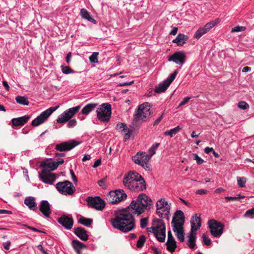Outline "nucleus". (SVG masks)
<instances>
[{
	"label": "nucleus",
	"mask_w": 254,
	"mask_h": 254,
	"mask_svg": "<svg viewBox=\"0 0 254 254\" xmlns=\"http://www.w3.org/2000/svg\"><path fill=\"white\" fill-rule=\"evenodd\" d=\"M79 144V141L71 140L56 144L55 149L61 152L71 150Z\"/></svg>",
	"instance_id": "nucleus-16"
},
{
	"label": "nucleus",
	"mask_w": 254,
	"mask_h": 254,
	"mask_svg": "<svg viewBox=\"0 0 254 254\" xmlns=\"http://www.w3.org/2000/svg\"><path fill=\"white\" fill-rule=\"evenodd\" d=\"M15 100L17 103L21 105H28L29 104L27 98L24 96H17L15 98Z\"/></svg>",
	"instance_id": "nucleus-37"
},
{
	"label": "nucleus",
	"mask_w": 254,
	"mask_h": 254,
	"mask_svg": "<svg viewBox=\"0 0 254 254\" xmlns=\"http://www.w3.org/2000/svg\"><path fill=\"white\" fill-rule=\"evenodd\" d=\"M80 108V106H76L65 110L58 117L57 122L59 124L66 123L79 111Z\"/></svg>",
	"instance_id": "nucleus-11"
},
{
	"label": "nucleus",
	"mask_w": 254,
	"mask_h": 254,
	"mask_svg": "<svg viewBox=\"0 0 254 254\" xmlns=\"http://www.w3.org/2000/svg\"><path fill=\"white\" fill-rule=\"evenodd\" d=\"M151 199L145 194L140 193L135 200H132L129 208L133 214L139 215L143 213L147 206L151 205Z\"/></svg>",
	"instance_id": "nucleus-4"
},
{
	"label": "nucleus",
	"mask_w": 254,
	"mask_h": 254,
	"mask_svg": "<svg viewBox=\"0 0 254 254\" xmlns=\"http://www.w3.org/2000/svg\"><path fill=\"white\" fill-rule=\"evenodd\" d=\"M105 180L102 179L98 181L99 185L102 188H104L106 186Z\"/></svg>",
	"instance_id": "nucleus-63"
},
{
	"label": "nucleus",
	"mask_w": 254,
	"mask_h": 254,
	"mask_svg": "<svg viewBox=\"0 0 254 254\" xmlns=\"http://www.w3.org/2000/svg\"><path fill=\"white\" fill-rule=\"evenodd\" d=\"M208 191L204 189H199L196 190V193L197 194L202 195L207 193Z\"/></svg>",
	"instance_id": "nucleus-55"
},
{
	"label": "nucleus",
	"mask_w": 254,
	"mask_h": 254,
	"mask_svg": "<svg viewBox=\"0 0 254 254\" xmlns=\"http://www.w3.org/2000/svg\"><path fill=\"white\" fill-rule=\"evenodd\" d=\"M107 197L109 201L113 204H116L126 199L127 195L123 190H120L111 191L109 193Z\"/></svg>",
	"instance_id": "nucleus-13"
},
{
	"label": "nucleus",
	"mask_w": 254,
	"mask_h": 254,
	"mask_svg": "<svg viewBox=\"0 0 254 254\" xmlns=\"http://www.w3.org/2000/svg\"><path fill=\"white\" fill-rule=\"evenodd\" d=\"M156 206L157 214L160 217L168 220L171 206L168 201L164 198H161L157 201Z\"/></svg>",
	"instance_id": "nucleus-7"
},
{
	"label": "nucleus",
	"mask_w": 254,
	"mask_h": 254,
	"mask_svg": "<svg viewBox=\"0 0 254 254\" xmlns=\"http://www.w3.org/2000/svg\"><path fill=\"white\" fill-rule=\"evenodd\" d=\"M98 105L97 103H89L85 105L81 110V113L83 115H88Z\"/></svg>",
	"instance_id": "nucleus-28"
},
{
	"label": "nucleus",
	"mask_w": 254,
	"mask_h": 254,
	"mask_svg": "<svg viewBox=\"0 0 254 254\" xmlns=\"http://www.w3.org/2000/svg\"><path fill=\"white\" fill-rule=\"evenodd\" d=\"M97 117L102 122H108L111 116V105L108 103H104L96 110Z\"/></svg>",
	"instance_id": "nucleus-6"
},
{
	"label": "nucleus",
	"mask_w": 254,
	"mask_h": 254,
	"mask_svg": "<svg viewBox=\"0 0 254 254\" xmlns=\"http://www.w3.org/2000/svg\"><path fill=\"white\" fill-rule=\"evenodd\" d=\"M145 241L146 238L144 235H141V236H140L139 239L137 242V247L139 248H142L143 246L144 243L145 242Z\"/></svg>",
	"instance_id": "nucleus-41"
},
{
	"label": "nucleus",
	"mask_w": 254,
	"mask_h": 254,
	"mask_svg": "<svg viewBox=\"0 0 254 254\" xmlns=\"http://www.w3.org/2000/svg\"><path fill=\"white\" fill-rule=\"evenodd\" d=\"M246 217L254 218V208L248 210L244 214Z\"/></svg>",
	"instance_id": "nucleus-44"
},
{
	"label": "nucleus",
	"mask_w": 254,
	"mask_h": 254,
	"mask_svg": "<svg viewBox=\"0 0 254 254\" xmlns=\"http://www.w3.org/2000/svg\"><path fill=\"white\" fill-rule=\"evenodd\" d=\"M149 152L150 154H148V157H149V159H150L152 156L155 153L156 150L151 147L149 149Z\"/></svg>",
	"instance_id": "nucleus-56"
},
{
	"label": "nucleus",
	"mask_w": 254,
	"mask_h": 254,
	"mask_svg": "<svg viewBox=\"0 0 254 254\" xmlns=\"http://www.w3.org/2000/svg\"><path fill=\"white\" fill-rule=\"evenodd\" d=\"M39 209L45 218H50L52 211L50 208V204L47 200L41 201L39 205Z\"/></svg>",
	"instance_id": "nucleus-20"
},
{
	"label": "nucleus",
	"mask_w": 254,
	"mask_h": 254,
	"mask_svg": "<svg viewBox=\"0 0 254 254\" xmlns=\"http://www.w3.org/2000/svg\"><path fill=\"white\" fill-rule=\"evenodd\" d=\"M88 204L98 210H102L105 206V202L99 196L88 197L87 198Z\"/></svg>",
	"instance_id": "nucleus-15"
},
{
	"label": "nucleus",
	"mask_w": 254,
	"mask_h": 254,
	"mask_svg": "<svg viewBox=\"0 0 254 254\" xmlns=\"http://www.w3.org/2000/svg\"><path fill=\"white\" fill-rule=\"evenodd\" d=\"M238 185L240 188H244L245 186L247 180L246 178L237 177Z\"/></svg>",
	"instance_id": "nucleus-43"
},
{
	"label": "nucleus",
	"mask_w": 254,
	"mask_h": 254,
	"mask_svg": "<svg viewBox=\"0 0 254 254\" xmlns=\"http://www.w3.org/2000/svg\"><path fill=\"white\" fill-rule=\"evenodd\" d=\"M167 250L170 252H174L177 247L176 242L175 240L167 241L166 243Z\"/></svg>",
	"instance_id": "nucleus-35"
},
{
	"label": "nucleus",
	"mask_w": 254,
	"mask_h": 254,
	"mask_svg": "<svg viewBox=\"0 0 254 254\" xmlns=\"http://www.w3.org/2000/svg\"><path fill=\"white\" fill-rule=\"evenodd\" d=\"M193 156H194L193 159L196 160L197 164L200 165L204 162V160L202 158H201L200 157H199L197 154H196V153L194 154Z\"/></svg>",
	"instance_id": "nucleus-51"
},
{
	"label": "nucleus",
	"mask_w": 254,
	"mask_h": 254,
	"mask_svg": "<svg viewBox=\"0 0 254 254\" xmlns=\"http://www.w3.org/2000/svg\"><path fill=\"white\" fill-rule=\"evenodd\" d=\"M101 163V159H98L95 162L94 165H93V167L94 168H97V167H98L100 165Z\"/></svg>",
	"instance_id": "nucleus-60"
},
{
	"label": "nucleus",
	"mask_w": 254,
	"mask_h": 254,
	"mask_svg": "<svg viewBox=\"0 0 254 254\" xmlns=\"http://www.w3.org/2000/svg\"><path fill=\"white\" fill-rule=\"evenodd\" d=\"M178 31V28L176 27H174L172 30L170 32L169 34L171 35H175Z\"/></svg>",
	"instance_id": "nucleus-59"
},
{
	"label": "nucleus",
	"mask_w": 254,
	"mask_h": 254,
	"mask_svg": "<svg viewBox=\"0 0 254 254\" xmlns=\"http://www.w3.org/2000/svg\"><path fill=\"white\" fill-rule=\"evenodd\" d=\"M138 109L139 111H142L145 113L144 114L146 115H150L151 114L150 106L148 102H145L138 106Z\"/></svg>",
	"instance_id": "nucleus-31"
},
{
	"label": "nucleus",
	"mask_w": 254,
	"mask_h": 254,
	"mask_svg": "<svg viewBox=\"0 0 254 254\" xmlns=\"http://www.w3.org/2000/svg\"><path fill=\"white\" fill-rule=\"evenodd\" d=\"M64 162V159L61 158L57 159L56 161L51 158L43 160L40 166L42 169L41 173H39L40 180L46 184H53L57 176L56 174L51 173V171L56 170Z\"/></svg>",
	"instance_id": "nucleus-2"
},
{
	"label": "nucleus",
	"mask_w": 254,
	"mask_h": 254,
	"mask_svg": "<svg viewBox=\"0 0 254 254\" xmlns=\"http://www.w3.org/2000/svg\"><path fill=\"white\" fill-rule=\"evenodd\" d=\"M62 72L64 74H67L74 72V71L67 66L61 65V66Z\"/></svg>",
	"instance_id": "nucleus-42"
},
{
	"label": "nucleus",
	"mask_w": 254,
	"mask_h": 254,
	"mask_svg": "<svg viewBox=\"0 0 254 254\" xmlns=\"http://www.w3.org/2000/svg\"><path fill=\"white\" fill-rule=\"evenodd\" d=\"M187 245L190 249H193L195 245L196 239V232L190 230L188 235Z\"/></svg>",
	"instance_id": "nucleus-22"
},
{
	"label": "nucleus",
	"mask_w": 254,
	"mask_h": 254,
	"mask_svg": "<svg viewBox=\"0 0 254 254\" xmlns=\"http://www.w3.org/2000/svg\"><path fill=\"white\" fill-rule=\"evenodd\" d=\"M59 106L56 107H51L46 110L43 112L39 116L33 120L32 126L37 127L44 123L48 118V117L56 110L58 109Z\"/></svg>",
	"instance_id": "nucleus-9"
},
{
	"label": "nucleus",
	"mask_w": 254,
	"mask_h": 254,
	"mask_svg": "<svg viewBox=\"0 0 254 254\" xmlns=\"http://www.w3.org/2000/svg\"><path fill=\"white\" fill-rule=\"evenodd\" d=\"M124 185L132 191H139L146 189V184L144 179L138 173L129 172L126 174L123 179Z\"/></svg>",
	"instance_id": "nucleus-3"
},
{
	"label": "nucleus",
	"mask_w": 254,
	"mask_h": 254,
	"mask_svg": "<svg viewBox=\"0 0 254 254\" xmlns=\"http://www.w3.org/2000/svg\"><path fill=\"white\" fill-rule=\"evenodd\" d=\"M207 32L204 29L203 27H199L198 29L195 32L194 37L196 39L200 38L203 35L206 33Z\"/></svg>",
	"instance_id": "nucleus-39"
},
{
	"label": "nucleus",
	"mask_w": 254,
	"mask_h": 254,
	"mask_svg": "<svg viewBox=\"0 0 254 254\" xmlns=\"http://www.w3.org/2000/svg\"><path fill=\"white\" fill-rule=\"evenodd\" d=\"M246 29V28L244 26H237L232 29L231 32L234 33L243 31L245 30Z\"/></svg>",
	"instance_id": "nucleus-47"
},
{
	"label": "nucleus",
	"mask_w": 254,
	"mask_h": 254,
	"mask_svg": "<svg viewBox=\"0 0 254 254\" xmlns=\"http://www.w3.org/2000/svg\"><path fill=\"white\" fill-rule=\"evenodd\" d=\"M132 214L129 206L126 209L117 211L115 218L111 220L113 227L123 232L132 230L135 227V219Z\"/></svg>",
	"instance_id": "nucleus-1"
},
{
	"label": "nucleus",
	"mask_w": 254,
	"mask_h": 254,
	"mask_svg": "<svg viewBox=\"0 0 254 254\" xmlns=\"http://www.w3.org/2000/svg\"><path fill=\"white\" fill-rule=\"evenodd\" d=\"M145 113L139 111L138 109L134 115L133 120L132 122L133 126H136L137 128H139L140 125L143 122L145 121V119H147L150 115H145Z\"/></svg>",
	"instance_id": "nucleus-17"
},
{
	"label": "nucleus",
	"mask_w": 254,
	"mask_h": 254,
	"mask_svg": "<svg viewBox=\"0 0 254 254\" xmlns=\"http://www.w3.org/2000/svg\"><path fill=\"white\" fill-rule=\"evenodd\" d=\"M24 204L27 205L28 208L34 210L36 209L37 203L35 201V198L32 196H28L25 198L24 200Z\"/></svg>",
	"instance_id": "nucleus-26"
},
{
	"label": "nucleus",
	"mask_w": 254,
	"mask_h": 254,
	"mask_svg": "<svg viewBox=\"0 0 254 254\" xmlns=\"http://www.w3.org/2000/svg\"><path fill=\"white\" fill-rule=\"evenodd\" d=\"M81 17L87 19L89 22L96 23V20L91 16L90 13L85 8H82L80 10Z\"/></svg>",
	"instance_id": "nucleus-29"
},
{
	"label": "nucleus",
	"mask_w": 254,
	"mask_h": 254,
	"mask_svg": "<svg viewBox=\"0 0 254 254\" xmlns=\"http://www.w3.org/2000/svg\"><path fill=\"white\" fill-rule=\"evenodd\" d=\"M174 217L175 218H182L185 219L184 214L183 212L181 210H177L175 213V216Z\"/></svg>",
	"instance_id": "nucleus-49"
},
{
	"label": "nucleus",
	"mask_w": 254,
	"mask_h": 254,
	"mask_svg": "<svg viewBox=\"0 0 254 254\" xmlns=\"http://www.w3.org/2000/svg\"><path fill=\"white\" fill-rule=\"evenodd\" d=\"M188 39L189 37L187 35L180 33L172 42L174 43H176L179 46H183Z\"/></svg>",
	"instance_id": "nucleus-25"
},
{
	"label": "nucleus",
	"mask_w": 254,
	"mask_h": 254,
	"mask_svg": "<svg viewBox=\"0 0 254 254\" xmlns=\"http://www.w3.org/2000/svg\"><path fill=\"white\" fill-rule=\"evenodd\" d=\"M77 124V122L75 119H72L68 121V124H67V127H74Z\"/></svg>",
	"instance_id": "nucleus-52"
},
{
	"label": "nucleus",
	"mask_w": 254,
	"mask_h": 254,
	"mask_svg": "<svg viewBox=\"0 0 254 254\" xmlns=\"http://www.w3.org/2000/svg\"><path fill=\"white\" fill-rule=\"evenodd\" d=\"M74 233L79 238H80L82 241H86L88 239V236L87 234L86 231L81 227H77L75 228Z\"/></svg>",
	"instance_id": "nucleus-24"
},
{
	"label": "nucleus",
	"mask_w": 254,
	"mask_h": 254,
	"mask_svg": "<svg viewBox=\"0 0 254 254\" xmlns=\"http://www.w3.org/2000/svg\"><path fill=\"white\" fill-rule=\"evenodd\" d=\"M190 99H191V98L189 97H186L184 98L183 99V100L179 104V106L181 107L182 106H183V105L186 104Z\"/></svg>",
	"instance_id": "nucleus-53"
},
{
	"label": "nucleus",
	"mask_w": 254,
	"mask_h": 254,
	"mask_svg": "<svg viewBox=\"0 0 254 254\" xmlns=\"http://www.w3.org/2000/svg\"><path fill=\"white\" fill-rule=\"evenodd\" d=\"M72 245L74 250L78 253L84 248L86 247V246L78 240H73L72 242Z\"/></svg>",
	"instance_id": "nucleus-33"
},
{
	"label": "nucleus",
	"mask_w": 254,
	"mask_h": 254,
	"mask_svg": "<svg viewBox=\"0 0 254 254\" xmlns=\"http://www.w3.org/2000/svg\"><path fill=\"white\" fill-rule=\"evenodd\" d=\"M202 239H203V243L206 245V246H209L211 244V240L210 239H209L206 235L205 234H203L202 236Z\"/></svg>",
	"instance_id": "nucleus-46"
},
{
	"label": "nucleus",
	"mask_w": 254,
	"mask_h": 254,
	"mask_svg": "<svg viewBox=\"0 0 254 254\" xmlns=\"http://www.w3.org/2000/svg\"><path fill=\"white\" fill-rule=\"evenodd\" d=\"M10 242L8 241L5 243H3V246L6 250H9L10 248Z\"/></svg>",
	"instance_id": "nucleus-62"
},
{
	"label": "nucleus",
	"mask_w": 254,
	"mask_h": 254,
	"mask_svg": "<svg viewBox=\"0 0 254 254\" xmlns=\"http://www.w3.org/2000/svg\"><path fill=\"white\" fill-rule=\"evenodd\" d=\"M57 221L63 227L67 230H70L73 225V219L71 216L63 215L57 219Z\"/></svg>",
	"instance_id": "nucleus-18"
},
{
	"label": "nucleus",
	"mask_w": 254,
	"mask_h": 254,
	"mask_svg": "<svg viewBox=\"0 0 254 254\" xmlns=\"http://www.w3.org/2000/svg\"><path fill=\"white\" fill-rule=\"evenodd\" d=\"M70 173L71 176V178L73 182L75 183H77V179L76 177L75 176L74 173L72 170H70Z\"/></svg>",
	"instance_id": "nucleus-57"
},
{
	"label": "nucleus",
	"mask_w": 254,
	"mask_h": 254,
	"mask_svg": "<svg viewBox=\"0 0 254 254\" xmlns=\"http://www.w3.org/2000/svg\"><path fill=\"white\" fill-rule=\"evenodd\" d=\"M185 59L186 55L183 52H176L169 57L168 61L182 65L185 63Z\"/></svg>",
	"instance_id": "nucleus-19"
},
{
	"label": "nucleus",
	"mask_w": 254,
	"mask_h": 254,
	"mask_svg": "<svg viewBox=\"0 0 254 254\" xmlns=\"http://www.w3.org/2000/svg\"><path fill=\"white\" fill-rule=\"evenodd\" d=\"M211 234L216 238L220 237L223 233L224 225L214 219L208 221Z\"/></svg>",
	"instance_id": "nucleus-12"
},
{
	"label": "nucleus",
	"mask_w": 254,
	"mask_h": 254,
	"mask_svg": "<svg viewBox=\"0 0 254 254\" xmlns=\"http://www.w3.org/2000/svg\"><path fill=\"white\" fill-rule=\"evenodd\" d=\"M130 127L131 128L129 129L127 127L124 131L125 133V135L124 137L125 140L128 139L130 138L131 133L135 130L138 129V128H137L136 126H133L132 124L131 125Z\"/></svg>",
	"instance_id": "nucleus-32"
},
{
	"label": "nucleus",
	"mask_w": 254,
	"mask_h": 254,
	"mask_svg": "<svg viewBox=\"0 0 254 254\" xmlns=\"http://www.w3.org/2000/svg\"><path fill=\"white\" fill-rule=\"evenodd\" d=\"M56 189L62 194L72 195L75 191V188L69 181L60 182L56 184Z\"/></svg>",
	"instance_id": "nucleus-8"
},
{
	"label": "nucleus",
	"mask_w": 254,
	"mask_h": 254,
	"mask_svg": "<svg viewBox=\"0 0 254 254\" xmlns=\"http://www.w3.org/2000/svg\"><path fill=\"white\" fill-rule=\"evenodd\" d=\"M213 150H214L213 148L212 147H206L204 149V152L206 154H209L211 152H212L213 151Z\"/></svg>",
	"instance_id": "nucleus-64"
},
{
	"label": "nucleus",
	"mask_w": 254,
	"mask_h": 254,
	"mask_svg": "<svg viewBox=\"0 0 254 254\" xmlns=\"http://www.w3.org/2000/svg\"><path fill=\"white\" fill-rule=\"evenodd\" d=\"M148 232H152L157 240L160 242H164L166 238V228L163 221L160 219H154L152 227L147 228Z\"/></svg>",
	"instance_id": "nucleus-5"
},
{
	"label": "nucleus",
	"mask_w": 254,
	"mask_h": 254,
	"mask_svg": "<svg viewBox=\"0 0 254 254\" xmlns=\"http://www.w3.org/2000/svg\"><path fill=\"white\" fill-rule=\"evenodd\" d=\"M173 231L175 233V235L178 239L181 242H183L185 240V232L184 228H173Z\"/></svg>",
	"instance_id": "nucleus-27"
},
{
	"label": "nucleus",
	"mask_w": 254,
	"mask_h": 254,
	"mask_svg": "<svg viewBox=\"0 0 254 254\" xmlns=\"http://www.w3.org/2000/svg\"><path fill=\"white\" fill-rule=\"evenodd\" d=\"M150 159L148 157V154L145 152H138L132 157L134 162L142 167L146 171H149L150 167L148 163Z\"/></svg>",
	"instance_id": "nucleus-10"
},
{
	"label": "nucleus",
	"mask_w": 254,
	"mask_h": 254,
	"mask_svg": "<svg viewBox=\"0 0 254 254\" xmlns=\"http://www.w3.org/2000/svg\"><path fill=\"white\" fill-rule=\"evenodd\" d=\"M71 52H69L66 56V58H65V60H66V62L67 64H69V63L71 61Z\"/></svg>",
	"instance_id": "nucleus-58"
},
{
	"label": "nucleus",
	"mask_w": 254,
	"mask_h": 254,
	"mask_svg": "<svg viewBox=\"0 0 254 254\" xmlns=\"http://www.w3.org/2000/svg\"><path fill=\"white\" fill-rule=\"evenodd\" d=\"M225 199L226 200L227 202L230 201H237L235 196H226Z\"/></svg>",
	"instance_id": "nucleus-61"
},
{
	"label": "nucleus",
	"mask_w": 254,
	"mask_h": 254,
	"mask_svg": "<svg viewBox=\"0 0 254 254\" xmlns=\"http://www.w3.org/2000/svg\"><path fill=\"white\" fill-rule=\"evenodd\" d=\"M182 128V127L178 126L174 128L165 131L164 133V135H169L170 136V137H172L174 135L176 134Z\"/></svg>",
	"instance_id": "nucleus-34"
},
{
	"label": "nucleus",
	"mask_w": 254,
	"mask_h": 254,
	"mask_svg": "<svg viewBox=\"0 0 254 254\" xmlns=\"http://www.w3.org/2000/svg\"><path fill=\"white\" fill-rule=\"evenodd\" d=\"M78 222L82 225H83L86 227H89L92 223V220L90 218H86L85 217H81Z\"/></svg>",
	"instance_id": "nucleus-38"
},
{
	"label": "nucleus",
	"mask_w": 254,
	"mask_h": 254,
	"mask_svg": "<svg viewBox=\"0 0 254 254\" xmlns=\"http://www.w3.org/2000/svg\"><path fill=\"white\" fill-rule=\"evenodd\" d=\"M219 21V19H216L214 21L207 23L203 27L208 32L211 28L218 23Z\"/></svg>",
	"instance_id": "nucleus-36"
},
{
	"label": "nucleus",
	"mask_w": 254,
	"mask_h": 254,
	"mask_svg": "<svg viewBox=\"0 0 254 254\" xmlns=\"http://www.w3.org/2000/svg\"><path fill=\"white\" fill-rule=\"evenodd\" d=\"M127 127V125L126 124L121 123L117 125L116 128L118 130L122 129V131H124Z\"/></svg>",
	"instance_id": "nucleus-50"
},
{
	"label": "nucleus",
	"mask_w": 254,
	"mask_h": 254,
	"mask_svg": "<svg viewBox=\"0 0 254 254\" xmlns=\"http://www.w3.org/2000/svg\"><path fill=\"white\" fill-rule=\"evenodd\" d=\"M177 74V72L176 71L171 73L166 80H164L155 87V92L157 93L164 92L175 79Z\"/></svg>",
	"instance_id": "nucleus-14"
},
{
	"label": "nucleus",
	"mask_w": 254,
	"mask_h": 254,
	"mask_svg": "<svg viewBox=\"0 0 254 254\" xmlns=\"http://www.w3.org/2000/svg\"><path fill=\"white\" fill-rule=\"evenodd\" d=\"M191 231H196L201 227L200 214L198 216L197 214H194L190 220Z\"/></svg>",
	"instance_id": "nucleus-21"
},
{
	"label": "nucleus",
	"mask_w": 254,
	"mask_h": 254,
	"mask_svg": "<svg viewBox=\"0 0 254 254\" xmlns=\"http://www.w3.org/2000/svg\"><path fill=\"white\" fill-rule=\"evenodd\" d=\"M184 222V219L175 218V217H173L172 222V227L173 228H175V227L183 228Z\"/></svg>",
	"instance_id": "nucleus-30"
},
{
	"label": "nucleus",
	"mask_w": 254,
	"mask_h": 254,
	"mask_svg": "<svg viewBox=\"0 0 254 254\" xmlns=\"http://www.w3.org/2000/svg\"><path fill=\"white\" fill-rule=\"evenodd\" d=\"M99 53L98 52H94L89 57V59L91 63H98V56Z\"/></svg>",
	"instance_id": "nucleus-40"
},
{
	"label": "nucleus",
	"mask_w": 254,
	"mask_h": 254,
	"mask_svg": "<svg viewBox=\"0 0 254 254\" xmlns=\"http://www.w3.org/2000/svg\"><path fill=\"white\" fill-rule=\"evenodd\" d=\"M24 226L25 227H26L27 228L33 231H34V232H40V233H42L43 232V231H42L41 230H39V229H37L35 228H34V227H32L31 226H30L29 225H24Z\"/></svg>",
	"instance_id": "nucleus-54"
},
{
	"label": "nucleus",
	"mask_w": 254,
	"mask_h": 254,
	"mask_svg": "<svg viewBox=\"0 0 254 254\" xmlns=\"http://www.w3.org/2000/svg\"><path fill=\"white\" fill-rule=\"evenodd\" d=\"M238 106L240 109H242V110H246L249 108V104L247 103H246L245 101H240L238 103Z\"/></svg>",
	"instance_id": "nucleus-45"
},
{
	"label": "nucleus",
	"mask_w": 254,
	"mask_h": 254,
	"mask_svg": "<svg viewBox=\"0 0 254 254\" xmlns=\"http://www.w3.org/2000/svg\"><path fill=\"white\" fill-rule=\"evenodd\" d=\"M140 227L141 228H145L148 224V218H143L140 219Z\"/></svg>",
	"instance_id": "nucleus-48"
},
{
	"label": "nucleus",
	"mask_w": 254,
	"mask_h": 254,
	"mask_svg": "<svg viewBox=\"0 0 254 254\" xmlns=\"http://www.w3.org/2000/svg\"><path fill=\"white\" fill-rule=\"evenodd\" d=\"M30 118V116L29 115L13 118L11 120V123L12 125L14 126H23L28 122Z\"/></svg>",
	"instance_id": "nucleus-23"
}]
</instances>
